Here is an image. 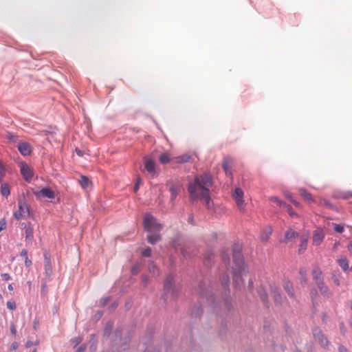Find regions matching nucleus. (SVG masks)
<instances>
[{
    "label": "nucleus",
    "instance_id": "nucleus-1",
    "mask_svg": "<svg viewBox=\"0 0 352 352\" xmlns=\"http://www.w3.org/2000/svg\"><path fill=\"white\" fill-rule=\"evenodd\" d=\"M212 185V180L210 175L204 173L197 175L194 180L188 184V191L192 201H202L206 206L210 209V188Z\"/></svg>",
    "mask_w": 352,
    "mask_h": 352
},
{
    "label": "nucleus",
    "instance_id": "nucleus-2",
    "mask_svg": "<svg viewBox=\"0 0 352 352\" xmlns=\"http://www.w3.org/2000/svg\"><path fill=\"white\" fill-rule=\"evenodd\" d=\"M144 228L149 232H160L162 229V226L151 214H145L144 216Z\"/></svg>",
    "mask_w": 352,
    "mask_h": 352
},
{
    "label": "nucleus",
    "instance_id": "nucleus-3",
    "mask_svg": "<svg viewBox=\"0 0 352 352\" xmlns=\"http://www.w3.org/2000/svg\"><path fill=\"white\" fill-rule=\"evenodd\" d=\"M30 215L28 205L24 201H19L18 210L14 212V217L16 220L26 219Z\"/></svg>",
    "mask_w": 352,
    "mask_h": 352
},
{
    "label": "nucleus",
    "instance_id": "nucleus-4",
    "mask_svg": "<svg viewBox=\"0 0 352 352\" xmlns=\"http://www.w3.org/2000/svg\"><path fill=\"white\" fill-rule=\"evenodd\" d=\"M237 269L235 268L234 270V277H233V283L235 287L240 289L243 284V280L242 279V276L246 275V271L245 268V265L236 266Z\"/></svg>",
    "mask_w": 352,
    "mask_h": 352
},
{
    "label": "nucleus",
    "instance_id": "nucleus-5",
    "mask_svg": "<svg viewBox=\"0 0 352 352\" xmlns=\"http://www.w3.org/2000/svg\"><path fill=\"white\" fill-rule=\"evenodd\" d=\"M19 167L21 174L22 175L24 179L28 182H30L32 178L34 176V173L32 168L24 162L20 163Z\"/></svg>",
    "mask_w": 352,
    "mask_h": 352
},
{
    "label": "nucleus",
    "instance_id": "nucleus-6",
    "mask_svg": "<svg viewBox=\"0 0 352 352\" xmlns=\"http://www.w3.org/2000/svg\"><path fill=\"white\" fill-rule=\"evenodd\" d=\"M241 245L240 243H235L232 248L233 252V260L236 266H239L244 265L243 260L242 258L241 252Z\"/></svg>",
    "mask_w": 352,
    "mask_h": 352
},
{
    "label": "nucleus",
    "instance_id": "nucleus-7",
    "mask_svg": "<svg viewBox=\"0 0 352 352\" xmlns=\"http://www.w3.org/2000/svg\"><path fill=\"white\" fill-rule=\"evenodd\" d=\"M232 197L236 202L238 208L243 210L245 208L243 200V192L240 188H236L232 193Z\"/></svg>",
    "mask_w": 352,
    "mask_h": 352
},
{
    "label": "nucleus",
    "instance_id": "nucleus-8",
    "mask_svg": "<svg viewBox=\"0 0 352 352\" xmlns=\"http://www.w3.org/2000/svg\"><path fill=\"white\" fill-rule=\"evenodd\" d=\"M313 335L316 341L318 342L322 346H327L329 341L319 328H315L313 330Z\"/></svg>",
    "mask_w": 352,
    "mask_h": 352
},
{
    "label": "nucleus",
    "instance_id": "nucleus-9",
    "mask_svg": "<svg viewBox=\"0 0 352 352\" xmlns=\"http://www.w3.org/2000/svg\"><path fill=\"white\" fill-rule=\"evenodd\" d=\"M324 238V233L321 229H317L314 232L312 243L314 245H319Z\"/></svg>",
    "mask_w": 352,
    "mask_h": 352
},
{
    "label": "nucleus",
    "instance_id": "nucleus-10",
    "mask_svg": "<svg viewBox=\"0 0 352 352\" xmlns=\"http://www.w3.org/2000/svg\"><path fill=\"white\" fill-rule=\"evenodd\" d=\"M320 294L324 298H329L333 296V293L330 291L329 287L324 284V282H320L319 284L316 285Z\"/></svg>",
    "mask_w": 352,
    "mask_h": 352
},
{
    "label": "nucleus",
    "instance_id": "nucleus-11",
    "mask_svg": "<svg viewBox=\"0 0 352 352\" xmlns=\"http://www.w3.org/2000/svg\"><path fill=\"white\" fill-rule=\"evenodd\" d=\"M144 168L146 170V171L151 174L152 176H154L155 175V162L148 158V157H144Z\"/></svg>",
    "mask_w": 352,
    "mask_h": 352
},
{
    "label": "nucleus",
    "instance_id": "nucleus-12",
    "mask_svg": "<svg viewBox=\"0 0 352 352\" xmlns=\"http://www.w3.org/2000/svg\"><path fill=\"white\" fill-rule=\"evenodd\" d=\"M35 195L36 197L41 196L48 199H54L55 197L54 192L50 188H43Z\"/></svg>",
    "mask_w": 352,
    "mask_h": 352
},
{
    "label": "nucleus",
    "instance_id": "nucleus-13",
    "mask_svg": "<svg viewBox=\"0 0 352 352\" xmlns=\"http://www.w3.org/2000/svg\"><path fill=\"white\" fill-rule=\"evenodd\" d=\"M322 274L320 268L318 266H315L312 270V276L316 285L319 284L320 282H324Z\"/></svg>",
    "mask_w": 352,
    "mask_h": 352
},
{
    "label": "nucleus",
    "instance_id": "nucleus-14",
    "mask_svg": "<svg viewBox=\"0 0 352 352\" xmlns=\"http://www.w3.org/2000/svg\"><path fill=\"white\" fill-rule=\"evenodd\" d=\"M18 149L21 155L27 156L30 155L32 148L30 145L27 142H21L18 145Z\"/></svg>",
    "mask_w": 352,
    "mask_h": 352
},
{
    "label": "nucleus",
    "instance_id": "nucleus-15",
    "mask_svg": "<svg viewBox=\"0 0 352 352\" xmlns=\"http://www.w3.org/2000/svg\"><path fill=\"white\" fill-rule=\"evenodd\" d=\"M232 165V162L230 158L225 157L223 159V170H224L226 175H229L230 177H232V171H231Z\"/></svg>",
    "mask_w": 352,
    "mask_h": 352
},
{
    "label": "nucleus",
    "instance_id": "nucleus-16",
    "mask_svg": "<svg viewBox=\"0 0 352 352\" xmlns=\"http://www.w3.org/2000/svg\"><path fill=\"white\" fill-rule=\"evenodd\" d=\"M299 193L303 199L308 201L309 203H313L314 202V200L312 197V195L307 191L305 188H300L299 189Z\"/></svg>",
    "mask_w": 352,
    "mask_h": 352
},
{
    "label": "nucleus",
    "instance_id": "nucleus-17",
    "mask_svg": "<svg viewBox=\"0 0 352 352\" xmlns=\"http://www.w3.org/2000/svg\"><path fill=\"white\" fill-rule=\"evenodd\" d=\"M25 239L28 241H32L34 237L33 235V228L30 223H28L25 227Z\"/></svg>",
    "mask_w": 352,
    "mask_h": 352
},
{
    "label": "nucleus",
    "instance_id": "nucleus-18",
    "mask_svg": "<svg viewBox=\"0 0 352 352\" xmlns=\"http://www.w3.org/2000/svg\"><path fill=\"white\" fill-rule=\"evenodd\" d=\"M337 262L344 272L349 269V261L344 256H340L338 258Z\"/></svg>",
    "mask_w": 352,
    "mask_h": 352
},
{
    "label": "nucleus",
    "instance_id": "nucleus-19",
    "mask_svg": "<svg viewBox=\"0 0 352 352\" xmlns=\"http://www.w3.org/2000/svg\"><path fill=\"white\" fill-rule=\"evenodd\" d=\"M272 232V228L270 226L266 227L261 234V239L262 241L266 242Z\"/></svg>",
    "mask_w": 352,
    "mask_h": 352
},
{
    "label": "nucleus",
    "instance_id": "nucleus-20",
    "mask_svg": "<svg viewBox=\"0 0 352 352\" xmlns=\"http://www.w3.org/2000/svg\"><path fill=\"white\" fill-rule=\"evenodd\" d=\"M174 160L176 163H179V164L186 163V162H188L190 161V155L188 154H184V155L176 157Z\"/></svg>",
    "mask_w": 352,
    "mask_h": 352
},
{
    "label": "nucleus",
    "instance_id": "nucleus-21",
    "mask_svg": "<svg viewBox=\"0 0 352 352\" xmlns=\"http://www.w3.org/2000/svg\"><path fill=\"white\" fill-rule=\"evenodd\" d=\"M160 234L159 232H157L153 234L148 235L147 241L151 244H155L156 242L160 240Z\"/></svg>",
    "mask_w": 352,
    "mask_h": 352
},
{
    "label": "nucleus",
    "instance_id": "nucleus-22",
    "mask_svg": "<svg viewBox=\"0 0 352 352\" xmlns=\"http://www.w3.org/2000/svg\"><path fill=\"white\" fill-rule=\"evenodd\" d=\"M284 289L291 298L294 297V292L293 289V285L290 282H287L284 285Z\"/></svg>",
    "mask_w": 352,
    "mask_h": 352
},
{
    "label": "nucleus",
    "instance_id": "nucleus-23",
    "mask_svg": "<svg viewBox=\"0 0 352 352\" xmlns=\"http://www.w3.org/2000/svg\"><path fill=\"white\" fill-rule=\"evenodd\" d=\"M45 270L47 276H51L52 273V267L50 258H45Z\"/></svg>",
    "mask_w": 352,
    "mask_h": 352
},
{
    "label": "nucleus",
    "instance_id": "nucleus-24",
    "mask_svg": "<svg viewBox=\"0 0 352 352\" xmlns=\"http://www.w3.org/2000/svg\"><path fill=\"white\" fill-rule=\"evenodd\" d=\"M159 161L162 164H168L170 161V156L168 153H163L160 155Z\"/></svg>",
    "mask_w": 352,
    "mask_h": 352
},
{
    "label": "nucleus",
    "instance_id": "nucleus-25",
    "mask_svg": "<svg viewBox=\"0 0 352 352\" xmlns=\"http://www.w3.org/2000/svg\"><path fill=\"white\" fill-rule=\"evenodd\" d=\"M79 183L83 188H87L89 186L90 181L87 177L82 175L79 179Z\"/></svg>",
    "mask_w": 352,
    "mask_h": 352
},
{
    "label": "nucleus",
    "instance_id": "nucleus-26",
    "mask_svg": "<svg viewBox=\"0 0 352 352\" xmlns=\"http://www.w3.org/2000/svg\"><path fill=\"white\" fill-rule=\"evenodd\" d=\"M173 278L172 276H168L164 282V290L168 292L173 285Z\"/></svg>",
    "mask_w": 352,
    "mask_h": 352
},
{
    "label": "nucleus",
    "instance_id": "nucleus-27",
    "mask_svg": "<svg viewBox=\"0 0 352 352\" xmlns=\"http://www.w3.org/2000/svg\"><path fill=\"white\" fill-rule=\"evenodd\" d=\"M307 242H308V240L306 238L302 239L301 240L300 244L299 245V249H298L299 253H302V252H304L306 250L307 246Z\"/></svg>",
    "mask_w": 352,
    "mask_h": 352
},
{
    "label": "nucleus",
    "instance_id": "nucleus-28",
    "mask_svg": "<svg viewBox=\"0 0 352 352\" xmlns=\"http://www.w3.org/2000/svg\"><path fill=\"white\" fill-rule=\"evenodd\" d=\"M1 192L2 195H3L5 197H8L10 195V188H9V186H8V184H2L1 188Z\"/></svg>",
    "mask_w": 352,
    "mask_h": 352
},
{
    "label": "nucleus",
    "instance_id": "nucleus-29",
    "mask_svg": "<svg viewBox=\"0 0 352 352\" xmlns=\"http://www.w3.org/2000/svg\"><path fill=\"white\" fill-rule=\"evenodd\" d=\"M169 190L171 193V199H175L178 193L179 188L173 184L170 186Z\"/></svg>",
    "mask_w": 352,
    "mask_h": 352
},
{
    "label": "nucleus",
    "instance_id": "nucleus-30",
    "mask_svg": "<svg viewBox=\"0 0 352 352\" xmlns=\"http://www.w3.org/2000/svg\"><path fill=\"white\" fill-rule=\"evenodd\" d=\"M298 236V233L292 230H288L285 233V238L287 239H291L295 238Z\"/></svg>",
    "mask_w": 352,
    "mask_h": 352
},
{
    "label": "nucleus",
    "instance_id": "nucleus-31",
    "mask_svg": "<svg viewBox=\"0 0 352 352\" xmlns=\"http://www.w3.org/2000/svg\"><path fill=\"white\" fill-rule=\"evenodd\" d=\"M284 208L286 209V211L288 212V214L291 216V217H296L297 216V214L295 213L292 207L286 204H283V207Z\"/></svg>",
    "mask_w": 352,
    "mask_h": 352
},
{
    "label": "nucleus",
    "instance_id": "nucleus-32",
    "mask_svg": "<svg viewBox=\"0 0 352 352\" xmlns=\"http://www.w3.org/2000/svg\"><path fill=\"white\" fill-rule=\"evenodd\" d=\"M149 271L153 273L154 275H158L159 272L157 267L153 263H150L148 265Z\"/></svg>",
    "mask_w": 352,
    "mask_h": 352
},
{
    "label": "nucleus",
    "instance_id": "nucleus-33",
    "mask_svg": "<svg viewBox=\"0 0 352 352\" xmlns=\"http://www.w3.org/2000/svg\"><path fill=\"white\" fill-rule=\"evenodd\" d=\"M270 199V201L277 204L280 207H283V204H285V202L280 200L277 197H271Z\"/></svg>",
    "mask_w": 352,
    "mask_h": 352
},
{
    "label": "nucleus",
    "instance_id": "nucleus-34",
    "mask_svg": "<svg viewBox=\"0 0 352 352\" xmlns=\"http://www.w3.org/2000/svg\"><path fill=\"white\" fill-rule=\"evenodd\" d=\"M151 248L148 247L142 250V255L145 257H150L151 256Z\"/></svg>",
    "mask_w": 352,
    "mask_h": 352
},
{
    "label": "nucleus",
    "instance_id": "nucleus-35",
    "mask_svg": "<svg viewBox=\"0 0 352 352\" xmlns=\"http://www.w3.org/2000/svg\"><path fill=\"white\" fill-rule=\"evenodd\" d=\"M6 137L7 139H8L9 140H10L12 142H15L16 140V138H17V136L16 135H14V133H12L11 132H9V131L6 132Z\"/></svg>",
    "mask_w": 352,
    "mask_h": 352
},
{
    "label": "nucleus",
    "instance_id": "nucleus-36",
    "mask_svg": "<svg viewBox=\"0 0 352 352\" xmlns=\"http://www.w3.org/2000/svg\"><path fill=\"white\" fill-rule=\"evenodd\" d=\"M111 329H112V324L111 323H108L105 327V329L104 331V335L105 336H109Z\"/></svg>",
    "mask_w": 352,
    "mask_h": 352
},
{
    "label": "nucleus",
    "instance_id": "nucleus-37",
    "mask_svg": "<svg viewBox=\"0 0 352 352\" xmlns=\"http://www.w3.org/2000/svg\"><path fill=\"white\" fill-rule=\"evenodd\" d=\"M7 307L10 310L16 309V303L14 300H9L7 302Z\"/></svg>",
    "mask_w": 352,
    "mask_h": 352
},
{
    "label": "nucleus",
    "instance_id": "nucleus-38",
    "mask_svg": "<svg viewBox=\"0 0 352 352\" xmlns=\"http://www.w3.org/2000/svg\"><path fill=\"white\" fill-rule=\"evenodd\" d=\"M140 264H139V263H137V264L134 265L132 267V268H131V272H132V274H133V275H135V274H137L139 272V271H140Z\"/></svg>",
    "mask_w": 352,
    "mask_h": 352
},
{
    "label": "nucleus",
    "instance_id": "nucleus-39",
    "mask_svg": "<svg viewBox=\"0 0 352 352\" xmlns=\"http://www.w3.org/2000/svg\"><path fill=\"white\" fill-rule=\"evenodd\" d=\"M310 296H311V300L314 302L316 300V298L318 297L317 291L316 289L311 290Z\"/></svg>",
    "mask_w": 352,
    "mask_h": 352
},
{
    "label": "nucleus",
    "instance_id": "nucleus-40",
    "mask_svg": "<svg viewBox=\"0 0 352 352\" xmlns=\"http://www.w3.org/2000/svg\"><path fill=\"white\" fill-rule=\"evenodd\" d=\"M334 230L338 233H342L344 231V227L340 224H334Z\"/></svg>",
    "mask_w": 352,
    "mask_h": 352
},
{
    "label": "nucleus",
    "instance_id": "nucleus-41",
    "mask_svg": "<svg viewBox=\"0 0 352 352\" xmlns=\"http://www.w3.org/2000/svg\"><path fill=\"white\" fill-rule=\"evenodd\" d=\"M300 274L301 275V280H302V281H303L304 283H306L307 282L306 270H304V269H300Z\"/></svg>",
    "mask_w": 352,
    "mask_h": 352
},
{
    "label": "nucleus",
    "instance_id": "nucleus-42",
    "mask_svg": "<svg viewBox=\"0 0 352 352\" xmlns=\"http://www.w3.org/2000/svg\"><path fill=\"white\" fill-rule=\"evenodd\" d=\"M229 282H230V280H229V277H228V276H227V275H226V276H223V277L222 278L221 283H222V285H223V287H228V285H229Z\"/></svg>",
    "mask_w": 352,
    "mask_h": 352
},
{
    "label": "nucleus",
    "instance_id": "nucleus-43",
    "mask_svg": "<svg viewBox=\"0 0 352 352\" xmlns=\"http://www.w3.org/2000/svg\"><path fill=\"white\" fill-rule=\"evenodd\" d=\"M331 279L333 281V283L337 285V286H340V280H339V278L338 277V276L335 275V274H333L332 276H331Z\"/></svg>",
    "mask_w": 352,
    "mask_h": 352
},
{
    "label": "nucleus",
    "instance_id": "nucleus-44",
    "mask_svg": "<svg viewBox=\"0 0 352 352\" xmlns=\"http://www.w3.org/2000/svg\"><path fill=\"white\" fill-rule=\"evenodd\" d=\"M260 297L263 302H265L267 299V295L265 291L260 292Z\"/></svg>",
    "mask_w": 352,
    "mask_h": 352
},
{
    "label": "nucleus",
    "instance_id": "nucleus-45",
    "mask_svg": "<svg viewBox=\"0 0 352 352\" xmlns=\"http://www.w3.org/2000/svg\"><path fill=\"white\" fill-rule=\"evenodd\" d=\"M142 180L140 177H138L137 178V181H136V183L134 186V191L135 192H137L140 188V184L141 183Z\"/></svg>",
    "mask_w": 352,
    "mask_h": 352
},
{
    "label": "nucleus",
    "instance_id": "nucleus-46",
    "mask_svg": "<svg viewBox=\"0 0 352 352\" xmlns=\"http://www.w3.org/2000/svg\"><path fill=\"white\" fill-rule=\"evenodd\" d=\"M221 257H222V259L223 261L226 263L227 262L229 263V261H230V258H229V256H228V254L226 253H222L221 254Z\"/></svg>",
    "mask_w": 352,
    "mask_h": 352
},
{
    "label": "nucleus",
    "instance_id": "nucleus-47",
    "mask_svg": "<svg viewBox=\"0 0 352 352\" xmlns=\"http://www.w3.org/2000/svg\"><path fill=\"white\" fill-rule=\"evenodd\" d=\"M10 331L13 336H16V326L14 324H12L10 326Z\"/></svg>",
    "mask_w": 352,
    "mask_h": 352
},
{
    "label": "nucleus",
    "instance_id": "nucleus-48",
    "mask_svg": "<svg viewBox=\"0 0 352 352\" xmlns=\"http://www.w3.org/2000/svg\"><path fill=\"white\" fill-rule=\"evenodd\" d=\"M1 277L3 278V279L4 280H6V281H8V280L11 279V277H10V274H7V273L2 274H1Z\"/></svg>",
    "mask_w": 352,
    "mask_h": 352
},
{
    "label": "nucleus",
    "instance_id": "nucleus-49",
    "mask_svg": "<svg viewBox=\"0 0 352 352\" xmlns=\"http://www.w3.org/2000/svg\"><path fill=\"white\" fill-rule=\"evenodd\" d=\"M18 343L14 342H13L12 344H11V346H10V350L12 351H14L17 349L18 348Z\"/></svg>",
    "mask_w": 352,
    "mask_h": 352
},
{
    "label": "nucleus",
    "instance_id": "nucleus-50",
    "mask_svg": "<svg viewBox=\"0 0 352 352\" xmlns=\"http://www.w3.org/2000/svg\"><path fill=\"white\" fill-rule=\"evenodd\" d=\"M82 339L81 338L78 337V338H74L72 340V342H74L77 345L82 342Z\"/></svg>",
    "mask_w": 352,
    "mask_h": 352
},
{
    "label": "nucleus",
    "instance_id": "nucleus-51",
    "mask_svg": "<svg viewBox=\"0 0 352 352\" xmlns=\"http://www.w3.org/2000/svg\"><path fill=\"white\" fill-rule=\"evenodd\" d=\"M6 228V223L4 221H0V232Z\"/></svg>",
    "mask_w": 352,
    "mask_h": 352
},
{
    "label": "nucleus",
    "instance_id": "nucleus-52",
    "mask_svg": "<svg viewBox=\"0 0 352 352\" xmlns=\"http://www.w3.org/2000/svg\"><path fill=\"white\" fill-rule=\"evenodd\" d=\"M25 265L26 267H30L32 265V261L28 258V257L25 258Z\"/></svg>",
    "mask_w": 352,
    "mask_h": 352
},
{
    "label": "nucleus",
    "instance_id": "nucleus-53",
    "mask_svg": "<svg viewBox=\"0 0 352 352\" xmlns=\"http://www.w3.org/2000/svg\"><path fill=\"white\" fill-rule=\"evenodd\" d=\"M340 330H341V331H342V333L343 334H344V333L346 332V327H345V325H344V324L343 322H342V323L340 324Z\"/></svg>",
    "mask_w": 352,
    "mask_h": 352
},
{
    "label": "nucleus",
    "instance_id": "nucleus-54",
    "mask_svg": "<svg viewBox=\"0 0 352 352\" xmlns=\"http://www.w3.org/2000/svg\"><path fill=\"white\" fill-rule=\"evenodd\" d=\"M21 256L22 257H23L24 258H25L26 257H28V251L26 250H23L21 252Z\"/></svg>",
    "mask_w": 352,
    "mask_h": 352
},
{
    "label": "nucleus",
    "instance_id": "nucleus-55",
    "mask_svg": "<svg viewBox=\"0 0 352 352\" xmlns=\"http://www.w3.org/2000/svg\"><path fill=\"white\" fill-rule=\"evenodd\" d=\"M339 352H348V350L344 346H340Z\"/></svg>",
    "mask_w": 352,
    "mask_h": 352
},
{
    "label": "nucleus",
    "instance_id": "nucleus-56",
    "mask_svg": "<svg viewBox=\"0 0 352 352\" xmlns=\"http://www.w3.org/2000/svg\"><path fill=\"white\" fill-rule=\"evenodd\" d=\"M291 202H292L296 207L300 206V203L294 200L293 198H291Z\"/></svg>",
    "mask_w": 352,
    "mask_h": 352
},
{
    "label": "nucleus",
    "instance_id": "nucleus-57",
    "mask_svg": "<svg viewBox=\"0 0 352 352\" xmlns=\"http://www.w3.org/2000/svg\"><path fill=\"white\" fill-rule=\"evenodd\" d=\"M85 346H81L76 350V352H83L85 350Z\"/></svg>",
    "mask_w": 352,
    "mask_h": 352
},
{
    "label": "nucleus",
    "instance_id": "nucleus-58",
    "mask_svg": "<svg viewBox=\"0 0 352 352\" xmlns=\"http://www.w3.org/2000/svg\"><path fill=\"white\" fill-rule=\"evenodd\" d=\"M33 344V342L32 341H28L25 344V346L27 348L31 347Z\"/></svg>",
    "mask_w": 352,
    "mask_h": 352
},
{
    "label": "nucleus",
    "instance_id": "nucleus-59",
    "mask_svg": "<svg viewBox=\"0 0 352 352\" xmlns=\"http://www.w3.org/2000/svg\"><path fill=\"white\" fill-rule=\"evenodd\" d=\"M76 152L77 155L80 157H82L83 155L82 152L78 148H76Z\"/></svg>",
    "mask_w": 352,
    "mask_h": 352
},
{
    "label": "nucleus",
    "instance_id": "nucleus-60",
    "mask_svg": "<svg viewBox=\"0 0 352 352\" xmlns=\"http://www.w3.org/2000/svg\"><path fill=\"white\" fill-rule=\"evenodd\" d=\"M285 197L291 201V198H293L289 192L285 193Z\"/></svg>",
    "mask_w": 352,
    "mask_h": 352
},
{
    "label": "nucleus",
    "instance_id": "nucleus-61",
    "mask_svg": "<svg viewBox=\"0 0 352 352\" xmlns=\"http://www.w3.org/2000/svg\"><path fill=\"white\" fill-rule=\"evenodd\" d=\"M274 298H275V300H276V301L278 302V301H280V295H279V294H278V295H275V296H274Z\"/></svg>",
    "mask_w": 352,
    "mask_h": 352
},
{
    "label": "nucleus",
    "instance_id": "nucleus-62",
    "mask_svg": "<svg viewBox=\"0 0 352 352\" xmlns=\"http://www.w3.org/2000/svg\"><path fill=\"white\" fill-rule=\"evenodd\" d=\"M248 287H249V289L250 290L252 289V287H253V282H252V280H250V281H249V286Z\"/></svg>",
    "mask_w": 352,
    "mask_h": 352
},
{
    "label": "nucleus",
    "instance_id": "nucleus-63",
    "mask_svg": "<svg viewBox=\"0 0 352 352\" xmlns=\"http://www.w3.org/2000/svg\"><path fill=\"white\" fill-rule=\"evenodd\" d=\"M348 250L349 252H352V243H350L348 245Z\"/></svg>",
    "mask_w": 352,
    "mask_h": 352
},
{
    "label": "nucleus",
    "instance_id": "nucleus-64",
    "mask_svg": "<svg viewBox=\"0 0 352 352\" xmlns=\"http://www.w3.org/2000/svg\"><path fill=\"white\" fill-rule=\"evenodd\" d=\"M8 289L10 290V291H12L13 290V286L12 284H9L8 286Z\"/></svg>",
    "mask_w": 352,
    "mask_h": 352
}]
</instances>
